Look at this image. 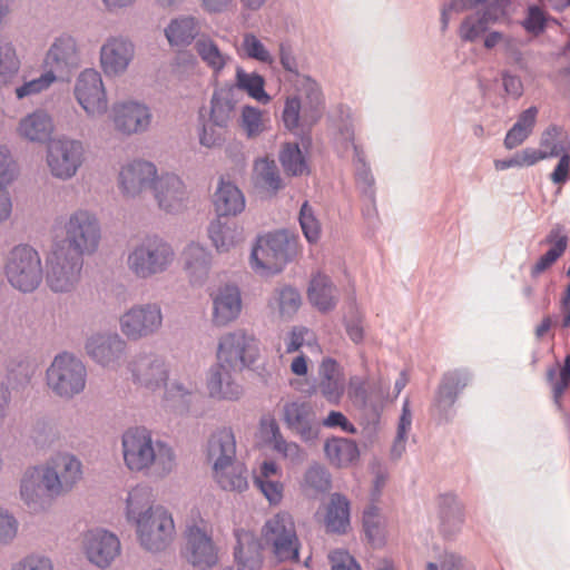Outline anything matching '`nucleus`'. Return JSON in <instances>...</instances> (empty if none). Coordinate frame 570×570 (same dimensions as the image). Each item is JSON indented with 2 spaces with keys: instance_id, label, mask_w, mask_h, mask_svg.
Segmentation results:
<instances>
[{
  "instance_id": "nucleus-58",
  "label": "nucleus",
  "mask_w": 570,
  "mask_h": 570,
  "mask_svg": "<svg viewBox=\"0 0 570 570\" xmlns=\"http://www.w3.org/2000/svg\"><path fill=\"white\" fill-rule=\"evenodd\" d=\"M198 391L196 382L174 381L166 386L165 401L173 407L183 405L184 407L195 397Z\"/></svg>"
},
{
  "instance_id": "nucleus-28",
  "label": "nucleus",
  "mask_w": 570,
  "mask_h": 570,
  "mask_svg": "<svg viewBox=\"0 0 570 570\" xmlns=\"http://www.w3.org/2000/svg\"><path fill=\"white\" fill-rule=\"evenodd\" d=\"M234 368L216 362L206 375V390L210 399L216 401H237L242 397L243 386L235 379Z\"/></svg>"
},
{
  "instance_id": "nucleus-48",
  "label": "nucleus",
  "mask_w": 570,
  "mask_h": 570,
  "mask_svg": "<svg viewBox=\"0 0 570 570\" xmlns=\"http://www.w3.org/2000/svg\"><path fill=\"white\" fill-rule=\"evenodd\" d=\"M253 181L255 186L261 187L273 195L283 188V180L276 163L267 157L258 158L254 161Z\"/></svg>"
},
{
  "instance_id": "nucleus-35",
  "label": "nucleus",
  "mask_w": 570,
  "mask_h": 570,
  "mask_svg": "<svg viewBox=\"0 0 570 570\" xmlns=\"http://www.w3.org/2000/svg\"><path fill=\"white\" fill-rule=\"evenodd\" d=\"M207 460L212 469L237 460L236 440L232 429L222 428L212 433L207 442Z\"/></svg>"
},
{
  "instance_id": "nucleus-3",
  "label": "nucleus",
  "mask_w": 570,
  "mask_h": 570,
  "mask_svg": "<svg viewBox=\"0 0 570 570\" xmlns=\"http://www.w3.org/2000/svg\"><path fill=\"white\" fill-rule=\"evenodd\" d=\"M121 450L125 466L134 473L164 479L176 468L174 449L167 442L154 439L146 428L126 430L121 436Z\"/></svg>"
},
{
  "instance_id": "nucleus-10",
  "label": "nucleus",
  "mask_w": 570,
  "mask_h": 570,
  "mask_svg": "<svg viewBox=\"0 0 570 570\" xmlns=\"http://www.w3.org/2000/svg\"><path fill=\"white\" fill-rule=\"evenodd\" d=\"M46 284L52 293L69 294L80 284L83 268L81 256L62 244H56L46 259Z\"/></svg>"
},
{
  "instance_id": "nucleus-59",
  "label": "nucleus",
  "mask_w": 570,
  "mask_h": 570,
  "mask_svg": "<svg viewBox=\"0 0 570 570\" xmlns=\"http://www.w3.org/2000/svg\"><path fill=\"white\" fill-rule=\"evenodd\" d=\"M302 487L314 494L326 492L331 489V474L321 464H312L304 473Z\"/></svg>"
},
{
  "instance_id": "nucleus-16",
  "label": "nucleus",
  "mask_w": 570,
  "mask_h": 570,
  "mask_svg": "<svg viewBox=\"0 0 570 570\" xmlns=\"http://www.w3.org/2000/svg\"><path fill=\"white\" fill-rule=\"evenodd\" d=\"M81 63L82 52L78 40L66 32L53 38L42 60L43 68L57 79L68 78Z\"/></svg>"
},
{
  "instance_id": "nucleus-19",
  "label": "nucleus",
  "mask_w": 570,
  "mask_h": 570,
  "mask_svg": "<svg viewBox=\"0 0 570 570\" xmlns=\"http://www.w3.org/2000/svg\"><path fill=\"white\" fill-rule=\"evenodd\" d=\"M85 351L98 365L116 368L126 355L127 342L116 332H94L85 341Z\"/></svg>"
},
{
  "instance_id": "nucleus-17",
  "label": "nucleus",
  "mask_w": 570,
  "mask_h": 570,
  "mask_svg": "<svg viewBox=\"0 0 570 570\" xmlns=\"http://www.w3.org/2000/svg\"><path fill=\"white\" fill-rule=\"evenodd\" d=\"M184 556L188 563L199 570L214 568L219 561V548L213 540V529L200 521L188 525L185 532Z\"/></svg>"
},
{
  "instance_id": "nucleus-9",
  "label": "nucleus",
  "mask_w": 570,
  "mask_h": 570,
  "mask_svg": "<svg viewBox=\"0 0 570 570\" xmlns=\"http://www.w3.org/2000/svg\"><path fill=\"white\" fill-rule=\"evenodd\" d=\"M259 356L261 342L252 331L238 327L222 334L218 338L216 358L234 371L249 368Z\"/></svg>"
},
{
  "instance_id": "nucleus-34",
  "label": "nucleus",
  "mask_w": 570,
  "mask_h": 570,
  "mask_svg": "<svg viewBox=\"0 0 570 570\" xmlns=\"http://www.w3.org/2000/svg\"><path fill=\"white\" fill-rule=\"evenodd\" d=\"M234 570H261L263 567L262 542L248 531H236Z\"/></svg>"
},
{
  "instance_id": "nucleus-36",
  "label": "nucleus",
  "mask_w": 570,
  "mask_h": 570,
  "mask_svg": "<svg viewBox=\"0 0 570 570\" xmlns=\"http://www.w3.org/2000/svg\"><path fill=\"white\" fill-rule=\"evenodd\" d=\"M213 204L218 216H237L244 212L246 200L243 191L232 181L219 180L213 195Z\"/></svg>"
},
{
  "instance_id": "nucleus-64",
  "label": "nucleus",
  "mask_w": 570,
  "mask_h": 570,
  "mask_svg": "<svg viewBox=\"0 0 570 570\" xmlns=\"http://www.w3.org/2000/svg\"><path fill=\"white\" fill-rule=\"evenodd\" d=\"M10 570H55V566L50 557L30 552L13 562Z\"/></svg>"
},
{
  "instance_id": "nucleus-43",
  "label": "nucleus",
  "mask_w": 570,
  "mask_h": 570,
  "mask_svg": "<svg viewBox=\"0 0 570 570\" xmlns=\"http://www.w3.org/2000/svg\"><path fill=\"white\" fill-rule=\"evenodd\" d=\"M326 530L333 533H345L350 527V502L341 493L330 497L324 519Z\"/></svg>"
},
{
  "instance_id": "nucleus-25",
  "label": "nucleus",
  "mask_w": 570,
  "mask_h": 570,
  "mask_svg": "<svg viewBox=\"0 0 570 570\" xmlns=\"http://www.w3.org/2000/svg\"><path fill=\"white\" fill-rule=\"evenodd\" d=\"M136 55L135 43L124 36L108 37L99 51V62L102 71L108 77L124 75Z\"/></svg>"
},
{
  "instance_id": "nucleus-2",
  "label": "nucleus",
  "mask_w": 570,
  "mask_h": 570,
  "mask_svg": "<svg viewBox=\"0 0 570 570\" xmlns=\"http://www.w3.org/2000/svg\"><path fill=\"white\" fill-rule=\"evenodd\" d=\"M278 56L286 72V81L292 83L298 94L285 100L282 114L284 126L291 131L311 128L323 114L324 98L321 88L314 79L301 72L299 62L289 45L279 43Z\"/></svg>"
},
{
  "instance_id": "nucleus-12",
  "label": "nucleus",
  "mask_w": 570,
  "mask_h": 570,
  "mask_svg": "<svg viewBox=\"0 0 570 570\" xmlns=\"http://www.w3.org/2000/svg\"><path fill=\"white\" fill-rule=\"evenodd\" d=\"M45 487L53 498H63L71 493L83 476L82 463L72 453L58 452L42 465Z\"/></svg>"
},
{
  "instance_id": "nucleus-23",
  "label": "nucleus",
  "mask_w": 570,
  "mask_h": 570,
  "mask_svg": "<svg viewBox=\"0 0 570 570\" xmlns=\"http://www.w3.org/2000/svg\"><path fill=\"white\" fill-rule=\"evenodd\" d=\"M157 175L154 163L144 159L130 160L120 167L118 188L126 198H138L146 190H151Z\"/></svg>"
},
{
  "instance_id": "nucleus-40",
  "label": "nucleus",
  "mask_w": 570,
  "mask_h": 570,
  "mask_svg": "<svg viewBox=\"0 0 570 570\" xmlns=\"http://www.w3.org/2000/svg\"><path fill=\"white\" fill-rule=\"evenodd\" d=\"M195 50L206 67L210 69L215 79L222 75L233 60L232 56L223 51L216 41L207 35L200 36L197 39Z\"/></svg>"
},
{
  "instance_id": "nucleus-31",
  "label": "nucleus",
  "mask_w": 570,
  "mask_h": 570,
  "mask_svg": "<svg viewBox=\"0 0 570 570\" xmlns=\"http://www.w3.org/2000/svg\"><path fill=\"white\" fill-rule=\"evenodd\" d=\"M205 21L193 14H180L169 21L164 29L165 37L173 48H186L196 42L200 36Z\"/></svg>"
},
{
  "instance_id": "nucleus-22",
  "label": "nucleus",
  "mask_w": 570,
  "mask_h": 570,
  "mask_svg": "<svg viewBox=\"0 0 570 570\" xmlns=\"http://www.w3.org/2000/svg\"><path fill=\"white\" fill-rule=\"evenodd\" d=\"M151 193L160 210L176 214L187 207L189 190L183 178L171 171L157 175Z\"/></svg>"
},
{
  "instance_id": "nucleus-54",
  "label": "nucleus",
  "mask_w": 570,
  "mask_h": 570,
  "mask_svg": "<svg viewBox=\"0 0 570 570\" xmlns=\"http://www.w3.org/2000/svg\"><path fill=\"white\" fill-rule=\"evenodd\" d=\"M507 0H451V2L442 8L441 11V24L442 30L448 28L450 21V13L452 11L460 12L470 9H478V11H484L491 7L502 8L504 12Z\"/></svg>"
},
{
  "instance_id": "nucleus-15",
  "label": "nucleus",
  "mask_w": 570,
  "mask_h": 570,
  "mask_svg": "<svg viewBox=\"0 0 570 570\" xmlns=\"http://www.w3.org/2000/svg\"><path fill=\"white\" fill-rule=\"evenodd\" d=\"M285 426L303 443L314 445L321 436V421L311 402L296 399L286 401L281 409Z\"/></svg>"
},
{
  "instance_id": "nucleus-4",
  "label": "nucleus",
  "mask_w": 570,
  "mask_h": 570,
  "mask_svg": "<svg viewBox=\"0 0 570 570\" xmlns=\"http://www.w3.org/2000/svg\"><path fill=\"white\" fill-rule=\"evenodd\" d=\"M173 245L159 235H146L127 250L126 267L138 281L147 282L166 274L175 264Z\"/></svg>"
},
{
  "instance_id": "nucleus-51",
  "label": "nucleus",
  "mask_w": 570,
  "mask_h": 570,
  "mask_svg": "<svg viewBox=\"0 0 570 570\" xmlns=\"http://www.w3.org/2000/svg\"><path fill=\"white\" fill-rule=\"evenodd\" d=\"M544 159L557 158L570 151V139L562 127L549 126L541 135L540 149Z\"/></svg>"
},
{
  "instance_id": "nucleus-38",
  "label": "nucleus",
  "mask_w": 570,
  "mask_h": 570,
  "mask_svg": "<svg viewBox=\"0 0 570 570\" xmlns=\"http://www.w3.org/2000/svg\"><path fill=\"white\" fill-rule=\"evenodd\" d=\"M229 87L237 88L238 98L243 99V92L259 104L267 105L272 97L265 90V78L258 72H247L242 66L235 70V81H226Z\"/></svg>"
},
{
  "instance_id": "nucleus-14",
  "label": "nucleus",
  "mask_w": 570,
  "mask_h": 570,
  "mask_svg": "<svg viewBox=\"0 0 570 570\" xmlns=\"http://www.w3.org/2000/svg\"><path fill=\"white\" fill-rule=\"evenodd\" d=\"M85 161V148L80 140L61 137L50 140L46 163L50 174L60 180L75 177Z\"/></svg>"
},
{
  "instance_id": "nucleus-47",
  "label": "nucleus",
  "mask_w": 570,
  "mask_h": 570,
  "mask_svg": "<svg viewBox=\"0 0 570 570\" xmlns=\"http://www.w3.org/2000/svg\"><path fill=\"white\" fill-rule=\"evenodd\" d=\"M208 236L219 253H226L243 240V230L234 223L217 219L209 224Z\"/></svg>"
},
{
  "instance_id": "nucleus-52",
  "label": "nucleus",
  "mask_w": 570,
  "mask_h": 570,
  "mask_svg": "<svg viewBox=\"0 0 570 570\" xmlns=\"http://www.w3.org/2000/svg\"><path fill=\"white\" fill-rule=\"evenodd\" d=\"M269 306L276 308L282 318H292L302 305L301 293L292 286L278 287L269 299Z\"/></svg>"
},
{
  "instance_id": "nucleus-44",
  "label": "nucleus",
  "mask_w": 570,
  "mask_h": 570,
  "mask_svg": "<svg viewBox=\"0 0 570 570\" xmlns=\"http://www.w3.org/2000/svg\"><path fill=\"white\" fill-rule=\"evenodd\" d=\"M347 395L354 405L376 412L382 407L383 402L385 401V386L380 383L377 386V397H372L368 395L366 380L361 376L353 375L350 377L347 383Z\"/></svg>"
},
{
  "instance_id": "nucleus-49",
  "label": "nucleus",
  "mask_w": 570,
  "mask_h": 570,
  "mask_svg": "<svg viewBox=\"0 0 570 570\" xmlns=\"http://www.w3.org/2000/svg\"><path fill=\"white\" fill-rule=\"evenodd\" d=\"M538 116V108L532 106L522 111L515 124L508 130L504 147L509 150L522 145L532 134Z\"/></svg>"
},
{
  "instance_id": "nucleus-18",
  "label": "nucleus",
  "mask_w": 570,
  "mask_h": 570,
  "mask_svg": "<svg viewBox=\"0 0 570 570\" xmlns=\"http://www.w3.org/2000/svg\"><path fill=\"white\" fill-rule=\"evenodd\" d=\"M73 95L88 117L105 115L108 99L101 75L94 68L82 70L76 79Z\"/></svg>"
},
{
  "instance_id": "nucleus-24",
  "label": "nucleus",
  "mask_w": 570,
  "mask_h": 570,
  "mask_svg": "<svg viewBox=\"0 0 570 570\" xmlns=\"http://www.w3.org/2000/svg\"><path fill=\"white\" fill-rule=\"evenodd\" d=\"M110 119L115 130L124 136H132L149 129L153 114L147 105L135 100H127L112 105Z\"/></svg>"
},
{
  "instance_id": "nucleus-8",
  "label": "nucleus",
  "mask_w": 570,
  "mask_h": 570,
  "mask_svg": "<svg viewBox=\"0 0 570 570\" xmlns=\"http://www.w3.org/2000/svg\"><path fill=\"white\" fill-rule=\"evenodd\" d=\"M87 367L75 354H57L46 371V383L57 396L71 400L82 393L87 384Z\"/></svg>"
},
{
  "instance_id": "nucleus-42",
  "label": "nucleus",
  "mask_w": 570,
  "mask_h": 570,
  "mask_svg": "<svg viewBox=\"0 0 570 570\" xmlns=\"http://www.w3.org/2000/svg\"><path fill=\"white\" fill-rule=\"evenodd\" d=\"M503 14L502 8L491 7L484 11H476V13L468 16L460 26V38L464 41H475L487 31L490 23L498 21Z\"/></svg>"
},
{
  "instance_id": "nucleus-53",
  "label": "nucleus",
  "mask_w": 570,
  "mask_h": 570,
  "mask_svg": "<svg viewBox=\"0 0 570 570\" xmlns=\"http://www.w3.org/2000/svg\"><path fill=\"white\" fill-rule=\"evenodd\" d=\"M239 126L248 139H255L268 129L269 118L265 111L246 105L240 109Z\"/></svg>"
},
{
  "instance_id": "nucleus-39",
  "label": "nucleus",
  "mask_w": 570,
  "mask_h": 570,
  "mask_svg": "<svg viewBox=\"0 0 570 570\" xmlns=\"http://www.w3.org/2000/svg\"><path fill=\"white\" fill-rule=\"evenodd\" d=\"M53 131L52 118L45 110H36L23 117L18 126L21 137L33 142H46Z\"/></svg>"
},
{
  "instance_id": "nucleus-46",
  "label": "nucleus",
  "mask_w": 570,
  "mask_h": 570,
  "mask_svg": "<svg viewBox=\"0 0 570 570\" xmlns=\"http://www.w3.org/2000/svg\"><path fill=\"white\" fill-rule=\"evenodd\" d=\"M268 430L271 433L268 438L269 445L284 460L292 464H302L306 460L305 450L297 442L287 440L275 421L269 423Z\"/></svg>"
},
{
  "instance_id": "nucleus-62",
  "label": "nucleus",
  "mask_w": 570,
  "mask_h": 570,
  "mask_svg": "<svg viewBox=\"0 0 570 570\" xmlns=\"http://www.w3.org/2000/svg\"><path fill=\"white\" fill-rule=\"evenodd\" d=\"M56 81L57 76H53L51 72H48L45 69V72L41 73L40 77L24 81L23 83L17 86L14 89L16 97L19 100H22L37 96L47 90Z\"/></svg>"
},
{
  "instance_id": "nucleus-13",
  "label": "nucleus",
  "mask_w": 570,
  "mask_h": 570,
  "mask_svg": "<svg viewBox=\"0 0 570 570\" xmlns=\"http://www.w3.org/2000/svg\"><path fill=\"white\" fill-rule=\"evenodd\" d=\"M121 335L138 342L157 335L164 326V313L158 302L136 303L126 308L118 318Z\"/></svg>"
},
{
  "instance_id": "nucleus-32",
  "label": "nucleus",
  "mask_w": 570,
  "mask_h": 570,
  "mask_svg": "<svg viewBox=\"0 0 570 570\" xmlns=\"http://www.w3.org/2000/svg\"><path fill=\"white\" fill-rule=\"evenodd\" d=\"M317 390L330 404L334 405H337L344 395V374L340 364L332 357L323 358L318 366Z\"/></svg>"
},
{
  "instance_id": "nucleus-50",
  "label": "nucleus",
  "mask_w": 570,
  "mask_h": 570,
  "mask_svg": "<svg viewBox=\"0 0 570 570\" xmlns=\"http://www.w3.org/2000/svg\"><path fill=\"white\" fill-rule=\"evenodd\" d=\"M543 243L551 245V248L532 266L531 276L533 277L550 268L562 256L567 249L568 238L566 235H561L559 229L553 228Z\"/></svg>"
},
{
  "instance_id": "nucleus-29",
  "label": "nucleus",
  "mask_w": 570,
  "mask_h": 570,
  "mask_svg": "<svg viewBox=\"0 0 570 570\" xmlns=\"http://www.w3.org/2000/svg\"><path fill=\"white\" fill-rule=\"evenodd\" d=\"M20 499L32 513L47 511L53 498L45 487L42 471L39 466L26 470L20 481Z\"/></svg>"
},
{
  "instance_id": "nucleus-1",
  "label": "nucleus",
  "mask_w": 570,
  "mask_h": 570,
  "mask_svg": "<svg viewBox=\"0 0 570 570\" xmlns=\"http://www.w3.org/2000/svg\"><path fill=\"white\" fill-rule=\"evenodd\" d=\"M126 519L135 527L140 548L149 553H160L174 542L173 515L165 507L154 504L153 491L147 485H137L128 492Z\"/></svg>"
},
{
  "instance_id": "nucleus-45",
  "label": "nucleus",
  "mask_w": 570,
  "mask_h": 570,
  "mask_svg": "<svg viewBox=\"0 0 570 570\" xmlns=\"http://www.w3.org/2000/svg\"><path fill=\"white\" fill-rule=\"evenodd\" d=\"M324 453L327 461L336 468H345L358 458L357 444L345 438H331L324 443Z\"/></svg>"
},
{
  "instance_id": "nucleus-5",
  "label": "nucleus",
  "mask_w": 570,
  "mask_h": 570,
  "mask_svg": "<svg viewBox=\"0 0 570 570\" xmlns=\"http://www.w3.org/2000/svg\"><path fill=\"white\" fill-rule=\"evenodd\" d=\"M4 275L16 291L22 294L36 292L43 281V266L39 252L28 244L12 247L6 256Z\"/></svg>"
},
{
  "instance_id": "nucleus-20",
  "label": "nucleus",
  "mask_w": 570,
  "mask_h": 570,
  "mask_svg": "<svg viewBox=\"0 0 570 570\" xmlns=\"http://www.w3.org/2000/svg\"><path fill=\"white\" fill-rule=\"evenodd\" d=\"M82 551L92 566L105 570L120 556L121 542L114 532L92 529L83 534Z\"/></svg>"
},
{
  "instance_id": "nucleus-26",
  "label": "nucleus",
  "mask_w": 570,
  "mask_h": 570,
  "mask_svg": "<svg viewBox=\"0 0 570 570\" xmlns=\"http://www.w3.org/2000/svg\"><path fill=\"white\" fill-rule=\"evenodd\" d=\"M240 102L237 88L226 82L217 83L209 100V124L227 129L236 120Z\"/></svg>"
},
{
  "instance_id": "nucleus-11",
  "label": "nucleus",
  "mask_w": 570,
  "mask_h": 570,
  "mask_svg": "<svg viewBox=\"0 0 570 570\" xmlns=\"http://www.w3.org/2000/svg\"><path fill=\"white\" fill-rule=\"evenodd\" d=\"M262 540L277 561H299L301 541L294 519L288 512L276 513L265 522Z\"/></svg>"
},
{
  "instance_id": "nucleus-60",
  "label": "nucleus",
  "mask_w": 570,
  "mask_h": 570,
  "mask_svg": "<svg viewBox=\"0 0 570 570\" xmlns=\"http://www.w3.org/2000/svg\"><path fill=\"white\" fill-rule=\"evenodd\" d=\"M412 425V413L410 410V402L405 400L402 406V413L397 424L396 436L391 448V455L393 459H400L405 452L407 434Z\"/></svg>"
},
{
  "instance_id": "nucleus-33",
  "label": "nucleus",
  "mask_w": 570,
  "mask_h": 570,
  "mask_svg": "<svg viewBox=\"0 0 570 570\" xmlns=\"http://www.w3.org/2000/svg\"><path fill=\"white\" fill-rule=\"evenodd\" d=\"M184 271L193 285H203L212 268V254L199 243H189L181 253Z\"/></svg>"
},
{
  "instance_id": "nucleus-63",
  "label": "nucleus",
  "mask_w": 570,
  "mask_h": 570,
  "mask_svg": "<svg viewBox=\"0 0 570 570\" xmlns=\"http://www.w3.org/2000/svg\"><path fill=\"white\" fill-rule=\"evenodd\" d=\"M449 502L441 511V529L444 534L451 535L460 529L463 523L461 505L453 498H445Z\"/></svg>"
},
{
  "instance_id": "nucleus-27",
  "label": "nucleus",
  "mask_w": 570,
  "mask_h": 570,
  "mask_svg": "<svg viewBox=\"0 0 570 570\" xmlns=\"http://www.w3.org/2000/svg\"><path fill=\"white\" fill-rule=\"evenodd\" d=\"M212 299V322L215 326L224 327L235 322L242 312V295L236 285L225 284L214 289Z\"/></svg>"
},
{
  "instance_id": "nucleus-37",
  "label": "nucleus",
  "mask_w": 570,
  "mask_h": 570,
  "mask_svg": "<svg viewBox=\"0 0 570 570\" xmlns=\"http://www.w3.org/2000/svg\"><path fill=\"white\" fill-rule=\"evenodd\" d=\"M309 303L321 313L333 311L338 302V289L327 275L317 273L307 288Z\"/></svg>"
},
{
  "instance_id": "nucleus-41",
  "label": "nucleus",
  "mask_w": 570,
  "mask_h": 570,
  "mask_svg": "<svg viewBox=\"0 0 570 570\" xmlns=\"http://www.w3.org/2000/svg\"><path fill=\"white\" fill-rule=\"evenodd\" d=\"M213 478L220 489L225 491L243 492L248 488V472L238 460L219 464L213 469Z\"/></svg>"
},
{
  "instance_id": "nucleus-57",
  "label": "nucleus",
  "mask_w": 570,
  "mask_h": 570,
  "mask_svg": "<svg viewBox=\"0 0 570 570\" xmlns=\"http://www.w3.org/2000/svg\"><path fill=\"white\" fill-rule=\"evenodd\" d=\"M278 158L287 175L302 176L307 173V164L297 144L283 145Z\"/></svg>"
},
{
  "instance_id": "nucleus-56",
  "label": "nucleus",
  "mask_w": 570,
  "mask_h": 570,
  "mask_svg": "<svg viewBox=\"0 0 570 570\" xmlns=\"http://www.w3.org/2000/svg\"><path fill=\"white\" fill-rule=\"evenodd\" d=\"M354 167L357 188L365 199L373 202L375 198L374 177L358 146H354Z\"/></svg>"
},
{
  "instance_id": "nucleus-61",
  "label": "nucleus",
  "mask_w": 570,
  "mask_h": 570,
  "mask_svg": "<svg viewBox=\"0 0 570 570\" xmlns=\"http://www.w3.org/2000/svg\"><path fill=\"white\" fill-rule=\"evenodd\" d=\"M363 527L368 541L373 546H381L384 541V520L376 507L372 505L364 511Z\"/></svg>"
},
{
  "instance_id": "nucleus-21",
  "label": "nucleus",
  "mask_w": 570,
  "mask_h": 570,
  "mask_svg": "<svg viewBox=\"0 0 570 570\" xmlns=\"http://www.w3.org/2000/svg\"><path fill=\"white\" fill-rule=\"evenodd\" d=\"M128 370L135 384L149 391L166 385L169 367L166 360L156 353H139L129 362Z\"/></svg>"
},
{
  "instance_id": "nucleus-30",
  "label": "nucleus",
  "mask_w": 570,
  "mask_h": 570,
  "mask_svg": "<svg viewBox=\"0 0 570 570\" xmlns=\"http://www.w3.org/2000/svg\"><path fill=\"white\" fill-rule=\"evenodd\" d=\"M470 381L471 373L466 368L449 371L442 376L435 395L434 406L443 419H449L451 409L456 402L459 394Z\"/></svg>"
},
{
  "instance_id": "nucleus-7",
  "label": "nucleus",
  "mask_w": 570,
  "mask_h": 570,
  "mask_svg": "<svg viewBox=\"0 0 570 570\" xmlns=\"http://www.w3.org/2000/svg\"><path fill=\"white\" fill-rule=\"evenodd\" d=\"M66 248L79 256L95 254L101 240V227L97 215L85 208H78L60 220Z\"/></svg>"
},
{
  "instance_id": "nucleus-6",
  "label": "nucleus",
  "mask_w": 570,
  "mask_h": 570,
  "mask_svg": "<svg viewBox=\"0 0 570 570\" xmlns=\"http://www.w3.org/2000/svg\"><path fill=\"white\" fill-rule=\"evenodd\" d=\"M296 249L295 238L285 230L265 234L252 248L250 266L261 275L277 274L293 259Z\"/></svg>"
},
{
  "instance_id": "nucleus-55",
  "label": "nucleus",
  "mask_w": 570,
  "mask_h": 570,
  "mask_svg": "<svg viewBox=\"0 0 570 570\" xmlns=\"http://www.w3.org/2000/svg\"><path fill=\"white\" fill-rule=\"evenodd\" d=\"M238 53L247 59L256 60L261 63L273 65L275 59L267 47L264 45L253 32H246L243 35Z\"/></svg>"
}]
</instances>
